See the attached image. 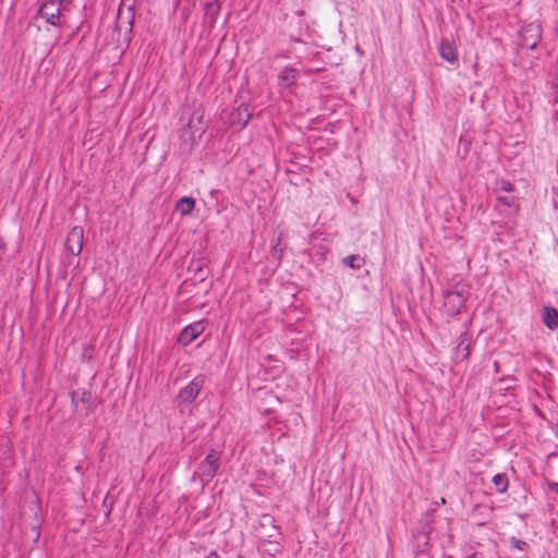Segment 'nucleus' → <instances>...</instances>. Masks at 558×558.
<instances>
[{
	"mask_svg": "<svg viewBox=\"0 0 558 558\" xmlns=\"http://www.w3.org/2000/svg\"><path fill=\"white\" fill-rule=\"evenodd\" d=\"M469 291L466 288L456 287L454 289L447 290L444 293V311L445 313L453 317L458 315L461 310L464 307L465 301L468 299Z\"/></svg>",
	"mask_w": 558,
	"mask_h": 558,
	"instance_id": "nucleus-1",
	"label": "nucleus"
},
{
	"mask_svg": "<svg viewBox=\"0 0 558 558\" xmlns=\"http://www.w3.org/2000/svg\"><path fill=\"white\" fill-rule=\"evenodd\" d=\"M70 2L66 0H46L39 9L40 16L47 23L58 26L61 24L63 12L68 11Z\"/></svg>",
	"mask_w": 558,
	"mask_h": 558,
	"instance_id": "nucleus-2",
	"label": "nucleus"
},
{
	"mask_svg": "<svg viewBox=\"0 0 558 558\" xmlns=\"http://www.w3.org/2000/svg\"><path fill=\"white\" fill-rule=\"evenodd\" d=\"M542 26L537 22L524 25L519 32V45L522 48L533 50L542 39Z\"/></svg>",
	"mask_w": 558,
	"mask_h": 558,
	"instance_id": "nucleus-3",
	"label": "nucleus"
},
{
	"mask_svg": "<svg viewBox=\"0 0 558 558\" xmlns=\"http://www.w3.org/2000/svg\"><path fill=\"white\" fill-rule=\"evenodd\" d=\"M205 383L203 375H197L183 387L178 393V400L180 403H192L199 395Z\"/></svg>",
	"mask_w": 558,
	"mask_h": 558,
	"instance_id": "nucleus-4",
	"label": "nucleus"
},
{
	"mask_svg": "<svg viewBox=\"0 0 558 558\" xmlns=\"http://www.w3.org/2000/svg\"><path fill=\"white\" fill-rule=\"evenodd\" d=\"M206 328L205 320H197L185 326L178 337V342L186 347L204 332Z\"/></svg>",
	"mask_w": 558,
	"mask_h": 558,
	"instance_id": "nucleus-5",
	"label": "nucleus"
},
{
	"mask_svg": "<svg viewBox=\"0 0 558 558\" xmlns=\"http://www.w3.org/2000/svg\"><path fill=\"white\" fill-rule=\"evenodd\" d=\"M84 231L82 227H73L66 236V248L72 255H80L83 250Z\"/></svg>",
	"mask_w": 558,
	"mask_h": 558,
	"instance_id": "nucleus-6",
	"label": "nucleus"
},
{
	"mask_svg": "<svg viewBox=\"0 0 558 558\" xmlns=\"http://www.w3.org/2000/svg\"><path fill=\"white\" fill-rule=\"evenodd\" d=\"M199 469L205 476L214 478L219 470V454L215 451H210L201 463Z\"/></svg>",
	"mask_w": 558,
	"mask_h": 558,
	"instance_id": "nucleus-7",
	"label": "nucleus"
},
{
	"mask_svg": "<svg viewBox=\"0 0 558 558\" xmlns=\"http://www.w3.org/2000/svg\"><path fill=\"white\" fill-rule=\"evenodd\" d=\"M187 130L191 132V140L195 144L197 143L206 131L203 125V117L194 113L187 123Z\"/></svg>",
	"mask_w": 558,
	"mask_h": 558,
	"instance_id": "nucleus-8",
	"label": "nucleus"
},
{
	"mask_svg": "<svg viewBox=\"0 0 558 558\" xmlns=\"http://www.w3.org/2000/svg\"><path fill=\"white\" fill-rule=\"evenodd\" d=\"M438 51L440 57L450 63H454L458 60L454 43L448 38L441 39Z\"/></svg>",
	"mask_w": 558,
	"mask_h": 558,
	"instance_id": "nucleus-9",
	"label": "nucleus"
},
{
	"mask_svg": "<svg viewBox=\"0 0 558 558\" xmlns=\"http://www.w3.org/2000/svg\"><path fill=\"white\" fill-rule=\"evenodd\" d=\"M251 112L247 105H240L232 114V123L241 129L245 128L251 120Z\"/></svg>",
	"mask_w": 558,
	"mask_h": 558,
	"instance_id": "nucleus-10",
	"label": "nucleus"
},
{
	"mask_svg": "<svg viewBox=\"0 0 558 558\" xmlns=\"http://www.w3.org/2000/svg\"><path fill=\"white\" fill-rule=\"evenodd\" d=\"M542 318L544 324L550 330L558 328V311L551 306H544L542 310Z\"/></svg>",
	"mask_w": 558,
	"mask_h": 558,
	"instance_id": "nucleus-11",
	"label": "nucleus"
},
{
	"mask_svg": "<svg viewBox=\"0 0 558 558\" xmlns=\"http://www.w3.org/2000/svg\"><path fill=\"white\" fill-rule=\"evenodd\" d=\"M296 77L298 72L292 68H284L283 70L280 71L278 75L279 84L282 87L291 86L295 82Z\"/></svg>",
	"mask_w": 558,
	"mask_h": 558,
	"instance_id": "nucleus-12",
	"label": "nucleus"
},
{
	"mask_svg": "<svg viewBox=\"0 0 558 558\" xmlns=\"http://www.w3.org/2000/svg\"><path fill=\"white\" fill-rule=\"evenodd\" d=\"M194 207H195V199L190 196L181 197L175 203V210L183 216L191 214L193 211Z\"/></svg>",
	"mask_w": 558,
	"mask_h": 558,
	"instance_id": "nucleus-13",
	"label": "nucleus"
},
{
	"mask_svg": "<svg viewBox=\"0 0 558 558\" xmlns=\"http://www.w3.org/2000/svg\"><path fill=\"white\" fill-rule=\"evenodd\" d=\"M264 521L271 524L275 533L269 534L267 537L268 539L265 541V543H268L269 545L274 546V551L278 553L280 550V544L278 541V536L280 535V532L278 527L274 524L275 520L270 515H264Z\"/></svg>",
	"mask_w": 558,
	"mask_h": 558,
	"instance_id": "nucleus-14",
	"label": "nucleus"
},
{
	"mask_svg": "<svg viewBox=\"0 0 558 558\" xmlns=\"http://www.w3.org/2000/svg\"><path fill=\"white\" fill-rule=\"evenodd\" d=\"M493 484L498 493L504 494L509 487L508 476L504 473H498L492 478Z\"/></svg>",
	"mask_w": 558,
	"mask_h": 558,
	"instance_id": "nucleus-15",
	"label": "nucleus"
},
{
	"mask_svg": "<svg viewBox=\"0 0 558 558\" xmlns=\"http://www.w3.org/2000/svg\"><path fill=\"white\" fill-rule=\"evenodd\" d=\"M457 351H458V354L461 355L462 360L466 359L470 355V343L468 342L465 335H462L459 338Z\"/></svg>",
	"mask_w": 558,
	"mask_h": 558,
	"instance_id": "nucleus-16",
	"label": "nucleus"
},
{
	"mask_svg": "<svg viewBox=\"0 0 558 558\" xmlns=\"http://www.w3.org/2000/svg\"><path fill=\"white\" fill-rule=\"evenodd\" d=\"M343 265L351 269H360L363 265V259L359 255H349L343 258Z\"/></svg>",
	"mask_w": 558,
	"mask_h": 558,
	"instance_id": "nucleus-17",
	"label": "nucleus"
},
{
	"mask_svg": "<svg viewBox=\"0 0 558 558\" xmlns=\"http://www.w3.org/2000/svg\"><path fill=\"white\" fill-rule=\"evenodd\" d=\"M512 190H513L512 183L507 180L501 179L496 182V192L498 194H500L501 192L510 193V192H512Z\"/></svg>",
	"mask_w": 558,
	"mask_h": 558,
	"instance_id": "nucleus-18",
	"label": "nucleus"
},
{
	"mask_svg": "<svg viewBox=\"0 0 558 558\" xmlns=\"http://www.w3.org/2000/svg\"><path fill=\"white\" fill-rule=\"evenodd\" d=\"M497 198L499 202H501L502 204H505L506 206H509V207L513 206L515 203L514 196H512L509 193L506 195L498 194Z\"/></svg>",
	"mask_w": 558,
	"mask_h": 558,
	"instance_id": "nucleus-19",
	"label": "nucleus"
},
{
	"mask_svg": "<svg viewBox=\"0 0 558 558\" xmlns=\"http://www.w3.org/2000/svg\"><path fill=\"white\" fill-rule=\"evenodd\" d=\"M280 244V239L277 240V243L271 247V255L272 257L277 258L278 260L281 259V253L282 251L278 247Z\"/></svg>",
	"mask_w": 558,
	"mask_h": 558,
	"instance_id": "nucleus-20",
	"label": "nucleus"
},
{
	"mask_svg": "<svg viewBox=\"0 0 558 558\" xmlns=\"http://www.w3.org/2000/svg\"><path fill=\"white\" fill-rule=\"evenodd\" d=\"M553 122L555 128L558 130V107L553 109Z\"/></svg>",
	"mask_w": 558,
	"mask_h": 558,
	"instance_id": "nucleus-21",
	"label": "nucleus"
},
{
	"mask_svg": "<svg viewBox=\"0 0 558 558\" xmlns=\"http://www.w3.org/2000/svg\"><path fill=\"white\" fill-rule=\"evenodd\" d=\"M553 109L558 107V92L554 93L553 99L550 100Z\"/></svg>",
	"mask_w": 558,
	"mask_h": 558,
	"instance_id": "nucleus-22",
	"label": "nucleus"
},
{
	"mask_svg": "<svg viewBox=\"0 0 558 558\" xmlns=\"http://www.w3.org/2000/svg\"><path fill=\"white\" fill-rule=\"evenodd\" d=\"M465 558H484V557L480 553H473V554L466 556Z\"/></svg>",
	"mask_w": 558,
	"mask_h": 558,
	"instance_id": "nucleus-23",
	"label": "nucleus"
},
{
	"mask_svg": "<svg viewBox=\"0 0 558 558\" xmlns=\"http://www.w3.org/2000/svg\"><path fill=\"white\" fill-rule=\"evenodd\" d=\"M206 558H220V557L217 551L213 550Z\"/></svg>",
	"mask_w": 558,
	"mask_h": 558,
	"instance_id": "nucleus-24",
	"label": "nucleus"
},
{
	"mask_svg": "<svg viewBox=\"0 0 558 558\" xmlns=\"http://www.w3.org/2000/svg\"><path fill=\"white\" fill-rule=\"evenodd\" d=\"M550 488H551V490H554L555 493L558 494V483H551Z\"/></svg>",
	"mask_w": 558,
	"mask_h": 558,
	"instance_id": "nucleus-25",
	"label": "nucleus"
},
{
	"mask_svg": "<svg viewBox=\"0 0 558 558\" xmlns=\"http://www.w3.org/2000/svg\"><path fill=\"white\" fill-rule=\"evenodd\" d=\"M133 21H134V15L132 14V15L130 16V20H129L130 32L132 31V27H133Z\"/></svg>",
	"mask_w": 558,
	"mask_h": 558,
	"instance_id": "nucleus-26",
	"label": "nucleus"
}]
</instances>
